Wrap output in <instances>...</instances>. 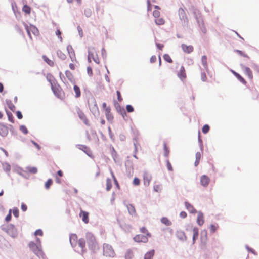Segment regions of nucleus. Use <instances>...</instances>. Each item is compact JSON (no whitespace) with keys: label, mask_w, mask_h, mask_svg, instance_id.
<instances>
[{"label":"nucleus","mask_w":259,"mask_h":259,"mask_svg":"<svg viewBox=\"0 0 259 259\" xmlns=\"http://www.w3.org/2000/svg\"><path fill=\"white\" fill-rule=\"evenodd\" d=\"M78 148L83 151L88 155L91 156L92 152L89 148L82 145H78Z\"/></svg>","instance_id":"obj_27"},{"label":"nucleus","mask_w":259,"mask_h":259,"mask_svg":"<svg viewBox=\"0 0 259 259\" xmlns=\"http://www.w3.org/2000/svg\"><path fill=\"white\" fill-rule=\"evenodd\" d=\"M30 249L35 253L40 259H45V255L42 250L41 245H37L34 242H30L28 245Z\"/></svg>","instance_id":"obj_1"},{"label":"nucleus","mask_w":259,"mask_h":259,"mask_svg":"<svg viewBox=\"0 0 259 259\" xmlns=\"http://www.w3.org/2000/svg\"><path fill=\"white\" fill-rule=\"evenodd\" d=\"M7 114L8 115L9 120L10 122L14 123V117H13V114L10 112H7Z\"/></svg>","instance_id":"obj_51"},{"label":"nucleus","mask_w":259,"mask_h":259,"mask_svg":"<svg viewBox=\"0 0 259 259\" xmlns=\"http://www.w3.org/2000/svg\"><path fill=\"white\" fill-rule=\"evenodd\" d=\"M27 169V171L31 174H36L37 172V169L35 167H29Z\"/></svg>","instance_id":"obj_45"},{"label":"nucleus","mask_w":259,"mask_h":259,"mask_svg":"<svg viewBox=\"0 0 259 259\" xmlns=\"http://www.w3.org/2000/svg\"><path fill=\"white\" fill-rule=\"evenodd\" d=\"M148 237L145 235L138 234L136 235L134 238L133 240L136 242H143L146 243L148 241Z\"/></svg>","instance_id":"obj_9"},{"label":"nucleus","mask_w":259,"mask_h":259,"mask_svg":"<svg viewBox=\"0 0 259 259\" xmlns=\"http://www.w3.org/2000/svg\"><path fill=\"white\" fill-rule=\"evenodd\" d=\"M43 60L50 66H53L54 65V62L49 59L46 56H42Z\"/></svg>","instance_id":"obj_37"},{"label":"nucleus","mask_w":259,"mask_h":259,"mask_svg":"<svg viewBox=\"0 0 259 259\" xmlns=\"http://www.w3.org/2000/svg\"><path fill=\"white\" fill-rule=\"evenodd\" d=\"M126 206L130 214L131 215H135L136 214V210L134 205L131 204H128Z\"/></svg>","instance_id":"obj_29"},{"label":"nucleus","mask_w":259,"mask_h":259,"mask_svg":"<svg viewBox=\"0 0 259 259\" xmlns=\"http://www.w3.org/2000/svg\"><path fill=\"white\" fill-rule=\"evenodd\" d=\"M116 94L117 96V99L119 102H121L122 101V98L121 97L120 92L119 91H116Z\"/></svg>","instance_id":"obj_64"},{"label":"nucleus","mask_w":259,"mask_h":259,"mask_svg":"<svg viewBox=\"0 0 259 259\" xmlns=\"http://www.w3.org/2000/svg\"><path fill=\"white\" fill-rule=\"evenodd\" d=\"M120 226L121 228L126 232H129L131 229V226L125 223L120 224Z\"/></svg>","instance_id":"obj_38"},{"label":"nucleus","mask_w":259,"mask_h":259,"mask_svg":"<svg viewBox=\"0 0 259 259\" xmlns=\"http://www.w3.org/2000/svg\"><path fill=\"white\" fill-rule=\"evenodd\" d=\"M197 219V223L199 226H202L204 223L203 213L201 211H198Z\"/></svg>","instance_id":"obj_23"},{"label":"nucleus","mask_w":259,"mask_h":259,"mask_svg":"<svg viewBox=\"0 0 259 259\" xmlns=\"http://www.w3.org/2000/svg\"><path fill=\"white\" fill-rule=\"evenodd\" d=\"M77 236L75 234H72L70 236V242L72 246H75L78 242Z\"/></svg>","instance_id":"obj_22"},{"label":"nucleus","mask_w":259,"mask_h":259,"mask_svg":"<svg viewBox=\"0 0 259 259\" xmlns=\"http://www.w3.org/2000/svg\"><path fill=\"white\" fill-rule=\"evenodd\" d=\"M79 246L83 249L85 247V242L84 239H80L78 241Z\"/></svg>","instance_id":"obj_49"},{"label":"nucleus","mask_w":259,"mask_h":259,"mask_svg":"<svg viewBox=\"0 0 259 259\" xmlns=\"http://www.w3.org/2000/svg\"><path fill=\"white\" fill-rule=\"evenodd\" d=\"M201 78L203 81H206L207 80V77L204 72H201Z\"/></svg>","instance_id":"obj_60"},{"label":"nucleus","mask_w":259,"mask_h":259,"mask_svg":"<svg viewBox=\"0 0 259 259\" xmlns=\"http://www.w3.org/2000/svg\"><path fill=\"white\" fill-rule=\"evenodd\" d=\"M133 184L135 186H139L140 184V179L137 177H135L133 181Z\"/></svg>","instance_id":"obj_54"},{"label":"nucleus","mask_w":259,"mask_h":259,"mask_svg":"<svg viewBox=\"0 0 259 259\" xmlns=\"http://www.w3.org/2000/svg\"><path fill=\"white\" fill-rule=\"evenodd\" d=\"M185 205L187 209L191 213H195L197 212V210L195 209L193 205H192L190 203L188 202H185Z\"/></svg>","instance_id":"obj_24"},{"label":"nucleus","mask_w":259,"mask_h":259,"mask_svg":"<svg viewBox=\"0 0 259 259\" xmlns=\"http://www.w3.org/2000/svg\"><path fill=\"white\" fill-rule=\"evenodd\" d=\"M88 59L90 62H91L92 60H93L97 64L100 63V59L97 54L96 50L94 48H89L88 51Z\"/></svg>","instance_id":"obj_4"},{"label":"nucleus","mask_w":259,"mask_h":259,"mask_svg":"<svg viewBox=\"0 0 259 259\" xmlns=\"http://www.w3.org/2000/svg\"><path fill=\"white\" fill-rule=\"evenodd\" d=\"M3 167L5 170L6 171H9L11 169L10 165L8 164H3Z\"/></svg>","instance_id":"obj_63"},{"label":"nucleus","mask_w":259,"mask_h":259,"mask_svg":"<svg viewBox=\"0 0 259 259\" xmlns=\"http://www.w3.org/2000/svg\"><path fill=\"white\" fill-rule=\"evenodd\" d=\"M87 243L89 246H93L95 242V238L94 236L91 234L87 235Z\"/></svg>","instance_id":"obj_19"},{"label":"nucleus","mask_w":259,"mask_h":259,"mask_svg":"<svg viewBox=\"0 0 259 259\" xmlns=\"http://www.w3.org/2000/svg\"><path fill=\"white\" fill-rule=\"evenodd\" d=\"M193 237H192V244H194L195 243L196 239L198 238L199 235V229L195 227L193 228Z\"/></svg>","instance_id":"obj_20"},{"label":"nucleus","mask_w":259,"mask_h":259,"mask_svg":"<svg viewBox=\"0 0 259 259\" xmlns=\"http://www.w3.org/2000/svg\"><path fill=\"white\" fill-rule=\"evenodd\" d=\"M197 24L199 27L200 30L201 32L204 34H206L207 32L206 28L205 27L203 20H201L197 22Z\"/></svg>","instance_id":"obj_25"},{"label":"nucleus","mask_w":259,"mask_h":259,"mask_svg":"<svg viewBox=\"0 0 259 259\" xmlns=\"http://www.w3.org/2000/svg\"><path fill=\"white\" fill-rule=\"evenodd\" d=\"M207 57L206 55H203L201 58V63L205 70L206 71L208 70V65H207Z\"/></svg>","instance_id":"obj_31"},{"label":"nucleus","mask_w":259,"mask_h":259,"mask_svg":"<svg viewBox=\"0 0 259 259\" xmlns=\"http://www.w3.org/2000/svg\"><path fill=\"white\" fill-rule=\"evenodd\" d=\"M79 215L80 218H81L82 221L84 223L87 224L89 223V213L88 212H86L82 210H81Z\"/></svg>","instance_id":"obj_14"},{"label":"nucleus","mask_w":259,"mask_h":259,"mask_svg":"<svg viewBox=\"0 0 259 259\" xmlns=\"http://www.w3.org/2000/svg\"><path fill=\"white\" fill-rule=\"evenodd\" d=\"M113 253L112 247L108 244L103 246V254L106 256H111Z\"/></svg>","instance_id":"obj_12"},{"label":"nucleus","mask_w":259,"mask_h":259,"mask_svg":"<svg viewBox=\"0 0 259 259\" xmlns=\"http://www.w3.org/2000/svg\"><path fill=\"white\" fill-rule=\"evenodd\" d=\"M126 110L128 113H131L134 112V109L133 107L131 105H127L126 106Z\"/></svg>","instance_id":"obj_52"},{"label":"nucleus","mask_w":259,"mask_h":259,"mask_svg":"<svg viewBox=\"0 0 259 259\" xmlns=\"http://www.w3.org/2000/svg\"><path fill=\"white\" fill-rule=\"evenodd\" d=\"M241 66L244 69L245 74L248 76L250 79H252L253 78V75L250 69L248 67L245 66L242 64H241Z\"/></svg>","instance_id":"obj_16"},{"label":"nucleus","mask_w":259,"mask_h":259,"mask_svg":"<svg viewBox=\"0 0 259 259\" xmlns=\"http://www.w3.org/2000/svg\"><path fill=\"white\" fill-rule=\"evenodd\" d=\"M22 10L26 14H30L31 11V8L29 6L25 5L23 7Z\"/></svg>","instance_id":"obj_44"},{"label":"nucleus","mask_w":259,"mask_h":259,"mask_svg":"<svg viewBox=\"0 0 259 259\" xmlns=\"http://www.w3.org/2000/svg\"><path fill=\"white\" fill-rule=\"evenodd\" d=\"M6 231L8 234L13 237H14L16 235V229L13 225H9Z\"/></svg>","instance_id":"obj_18"},{"label":"nucleus","mask_w":259,"mask_h":259,"mask_svg":"<svg viewBox=\"0 0 259 259\" xmlns=\"http://www.w3.org/2000/svg\"><path fill=\"white\" fill-rule=\"evenodd\" d=\"M191 10L192 11L197 22L201 20H203L202 15L198 9H197L194 6H192Z\"/></svg>","instance_id":"obj_10"},{"label":"nucleus","mask_w":259,"mask_h":259,"mask_svg":"<svg viewBox=\"0 0 259 259\" xmlns=\"http://www.w3.org/2000/svg\"><path fill=\"white\" fill-rule=\"evenodd\" d=\"M111 181L109 179H107L106 181V190L107 191L110 190L112 188Z\"/></svg>","instance_id":"obj_48"},{"label":"nucleus","mask_w":259,"mask_h":259,"mask_svg":"<svg viewBox=\"0 0 259 259\" xmlns=\"http://www.w3.org/2000/svg\"><path fill=\"white\" fill-rule=\"evenodd\" d=\"M65 75L69 80H71L73 78L72 74L69 71L65 72Z\"/></svg>","instance_id":"obj_57"},{"label":"nucleus","mask_w":259,"mask_h":259,"mask_svg":"<svg viewBox=\"0 0 259 259\" xmlns=\"http://www.w3.org/2000/svg\"><path fill=\"white\" fill-rule=\"evenodd\" d=\"M210 130V127L208 124H205L202 127V132L204 134L207 133Z\"/></svg>","instance_id":"obj_50"},{"label":"nucleus","mask_w":259,"mask_h":259,"mask_svg":"<svg viewBox=\"0 0 259 259\" xmlns=\"http://www.w3.org/2000/svg\"><path fill=\"white\" fill-rule=\"evenodd\" d=\"M179 18L184 24H187L188 20L187 19L185 11L182 8H179L178 10Z\"/></svg>","instance_id":"obj_8"},{"label":"nucleus","mask_w":259,"mask_h":259,"mask_svg":"<svg viewBox=\"0 0 259 259\" xmlns=\"http://www.w3.org/2000/svg\"><path fill=\"white\" fill-rule=\"evenodd\" d=\"M13 214L16 218H18L19 214L18 209L16 208H14L13 209Z\"/></svg>","instance_id":"obj_58"},{"label":"nucleus","mask_w":259,"mask_h":259,"mask_svg":"<svg viewBox=\"0 0 259 259\" xmlns=\"http://www.w3.org/2000/svg\"><path fill=\"white\" fill-rule=\"evenodd\" d=\"M138 140V137L137 136H135L133 138V141H134V154L133 155L134 157H135L136 159H138L137 156H136V153L137 152V141Z\"/></svg>","instance_id":"obj_36"},{"label":"nucleus","mask_w":259,"mask_h":259,"mask_svg":"<svg viewBox=\"0 0 259 259\" xmlns=\"http://www.w3.org/2000/svg\"><path fill=\"white\" fill-rule=\"evenodd\" d=\"M67 50L69 54L70 55V57L71 58L72 60H73V59L75 58L74 52L70 45H68L67 47Z\"/></svg>","instance_id":"obj_32"},{"label":"nucleus","mask_w":259,"mask_h":259,"mask_svg":"<svg viewBox=\"0 0 259 259\" xmlns=\"http://www.w3.org/2000/svg\"><path fill=\"white\" fill-rule=\"evenodd\" d=\"M210 182V179L206 175H203L200 178V183L203 187H207Z\"/></svg>","instance_id":"obj_15"},{"label":"nucleus","mask_w":259,"mask_h":259,"mask_svg":"<svg viewBox=\"0 0 259 259\" xmlns=\"http://www.w3.org/2000/svg\"><path fill=\"white\" fill-rule=\"evenodd\" d=\"M8 133V127L2 123H0V135L6 136Z\"/></svg>","instance_id":"obj_21"},{"label":"nucleus","mask_w":259,"mask_h":259,"mask_svg":"<svg viewBox=\"0 0 259 259\" xmlns=\"http://www.w3.org/2000/svg\"><path fill=\"white\" fill-rule=\"evenodd\" d=\"M114 107L115 108L117 112L122 116L124 119L125 120V117H127V116L124 107L121 106L119 104L116 102H114Z\"/></svg>","instance_id":"obj_6"},{"label":"nucleus","mask_w":259,"mask_h":259,"mask_svg":"<svg viewBox=\"0 0 259 259\" xmlns=\"http://www.w3.org/2000/svg\"><path fill=\"white\" fill-rule=\"evenodd\" d=\"M178 76L180 79H183L186 77V74L185 73V69L183 66H181L179 72L178 73Z\"/></svg>","instance_id":"obj_34"},{"label":"nucleus","mask_w":259,"mask_h":259,"mask_svg":"<svg viewBox=\"0 0 259 259\" xmlns=\"http://www.w3.org/2000/svg\"><path fill=\"white\" fill-rule=\"evenodd\" d=\"M140 231L141 233L145 234L146 236H148V237H151V234L148 232V230H147V229L145 227H143L141 228Z\"/></svg>","instance_id":"obj_43"},{"label":"nucleus","mask_w":259,"mask_h":259,"mask_svg":"<svg viewBox=\"0 0 259 259\" xmlns=\"http://www.w3.org/2000/svg\"><path fill=\"white\" fill-rule=\"evenodd\" d=\"M52 184V180L51 179H49L47 180V181L45 183V188L46 189H49L50 186Z\"/></svg>","instance_id":"obj_55"},{"label":"nucleus","mask_w":259,"mask_h":259,"mask_svg":"<svg viewBox=\"0 0 259 259\" xmlns=\"http://www.w3.org/2000/svg\"><path fill=\"white\" fill-rule=\"evenodd\" d=\"M57 54L58 57L61 60H65L66 57V55L61 50H58L57 51Z\"/></svg>","instance_id":"obj_42"},{"label":"nucleus","mask_w":259,"mask_h":259,"mask_svg":"<svg viewBox=\"0 0 259 259\" xmlns=\"http://www.w3.org/2000/svg\"><path fill=\"white\" fill-rule=\"evenodd\" d=\"M200 248L202 250L205 251L206 249V244L207 241V232L206 230H203L200 233Z\"/></svg>","instance_id":"obj_5"},{"label":"nucleus","mask_w":259,"mask_h":259,"mask_svg":"<svg viewBox=\"0 0 259 259\" xmlns=\"http://www.w3.org/2000/svg\"><path fill=\"white\" fill-rule=\"evenodd\" d=\"M231 72L234 75V76L243 84H246V81L244 79V78L240 75L238 73L235 72V71L232 70Z\"/></svg>","instance_id":"obj_26"},{"label":"nucleus","mask_w":259,"mask_h":259,"mask_svg":"<svg viewBox=\"0 0 259 259\" xmlns=\"http://www.w3.org/2000/svg\"><path fill=\"white\" fill-rule=\"evenodd\" d=\"M181 47L183 51L188 54L191 53L194 50L193 47L191 45L187 46L183 44L181 45Z\"/></svg>","instance_id":"obj_17"},{"label":"nucleus","mask_w":259,"mask_h":259,"mask_svg":"<svg viewBox=\"0 0 259 259\" xmlns=\"http://www.w3.org/2000/svg\"><path fill=\"white\" fill-rule=\"evenodd\" d=\"M73 89L75 93V98H79L81 95V92H80L79 87L78 86H77V85H74L73 87Z\"/></svg>","instance_id":"obj_33"},{"label":"nucleus","mask_w":259,"mask_h":259,"mask_svg":"<svg viewBox=\"0 0 259 259\" xmlns=\"http://www.w3.org/2000/svg\"><path fill=\"white\" fill-rule=\"evenodd\" d=\"M134 257V253L133 251L131 249H128L125 252V259H133Z\"/></svg>","instance_id":"obj_35"},{"label":"nucleus","mask_w":259,"mask_h":259,"mask_svg":"<svg viewBox=\"0 0 259 259\" xmlns=\"http://www.w3.org/2000/svg\"><path fill=\"white\" fill-rule=\"evenodd\" d=\"M161 222L166 226H170L171 225V222L166 217H162L161 219Z\"/></svg>","instance_id":"obj_41"},{"label":"nucleus","mask_w":259,"mask_h":259,"mask_svg":"<svg viewBox=\"0 0 259 259\" xmlns=\"http://www.w3.org/2000/svg\"><path fill=\"white\" fill-rule=\"evenodd\" d=\"M77 114L79 118L82 120L85 124H87L88 120L87 119L85 114L79 109L77 110Z\"/></svg>","instance_id":"obj_28"},{"label":"nucleus","mask_w":259,"mask_h":259,"mask_svg":"<svg viewBox=\"0 0 259 259\" xmlns=\"http://www.w3.org/2000/svg\"><path fill=\"white\" fill-rule=\"evenodd\" d=\"M125 165L127 176L128 177H132L134 172L133 162L130 160H127L125 162Z\"/></svg>","instance_id":"obj_7"},{"label":"nucleus","mask_w":259,"mask_h":259,"mask_svg":"<svg viewBox=\"0 0 259 259\" xmlns=\"http://www.w3.org/2000/svg\"><path fill=\"white\" fill-rule=\"evenodd\" d=\"M25 28L27 31L28 35L29 36L30 39L32 40V37L31 35V32L36 36H37L39 34V32L38 29L34 25H28L25 23H23Z\"/></svg>","instance_id":"obj_3"},{"label":"nucleus","mask_w":259,"mask_h":259,"mask_svg":"<svg viewBox=\"0 0 259 259\" xmlns=\"http://www.w3.org/2000/svg\"><path fill=\"white\" fill-rule=\"evenodd\" d=\"M20 130L21 131V132L25 134H26L28 133V130L27 129V128L26 127V126H24V125H22L20 126Z\"/></svg>","instance_id":"obj_62"},{"label":"nucleus","mask_w":259,"mask_h":259,"mask_svg":"<svg viewBox=\"0 0 259 259\" xmlns=\"http://www.w3.org/2000/svg\"><path fill=\"white\" fill-rule=\"evenodd\" d=\"M102 107L105 112L106 118L109 121H112V117L110 113L111 109L109 107H107V105L105 103H103Z\"/></svg>","instance_id":"obj_11"},{"label":"nucleus","mask_w":259,"mask_h":259,"mask_svg":"<svg viewBox=\"0 0 259 259\" xmlns=\"http://www.w3.org/2000/svg\"><path fill=\"white\" fill-rule=\"evenodd\" d=\"M51 89L54 95L60 99H63L65 97V94L61 87L58 84L51 83Z\"/></svg>","instance_id":"obj_2"},{"label":"nucleus","mask_w":259,"mask_h":259,"mask_svg":"<svg viewBox=\"0 0 259 259\" xmlns=\"http://www.w3.org/2000/svg\"><path fill=\"white\" fill-rule=\"evenodd\" d=\"M177 238L181 241H186L187 240V237L184 231L182 230H178L176 232Z\"/></svg>","instance_id":"obj_13"},{"label":"nucleus","mask_w":259,"mask_h":259,"mask_svg":"<svg viewBox=\"0 0 259 259\" xmlns=\"http://www.w3.org/2000/svg\"><path fill=\"white\" fill-rule=\"evenodd\" d=\"M163 59L168 63H171L172 62V60L168 54H164L163 55Z\"/></svg>","instance_id":"obj_46"},{"label":"nucleus","mask_w":259,"mask_h":259,"mask_svg":"<svg viewBox=\"0 0 259 259\" xmlns=\"http://www.w3.org/2000/svg\"><path fill=\"white\" fill-rule=\"evenodd\" d=\"M163 150H164V156L167 157L169 155V150L167 147V144L165 142L163 143Z\"/></svg>","instance_id":"obj_39"},{"label":"nucleus","mask_w":259,"mask_h":259,"mask_svg":"<svg viewBox=\"0 0 259 259\" xmlns=\"http://www.w3.org/2000/svg\"><path fill=\"white\" fill-rule=\"evenodd\" d=\"M235 52L238 53V54H239L240 55H241L242 56L249 58V56L247 54L243 53L242 51H240L239 50H235Z\"/></svg>","instance_id":"obj_53"},{"label":"nucleus","mask_w":259,"mask_h":259,"mask_svg":"<svg viewBox=\"0 0 259 259\" xmlns=\"http://www.w3.org/2000/svg\"><path fill=\"white\" fill-rule=\"evenodd\" d=\"M155 19V22L157 25H160L164 24V20L163 18H158Z\"/></svg>","instance_id":"obj_47"},{"label":"nucleus","mask_w":259,"mask_h":259,"mask_svg":"<svg viewBox=\"0 0 259 259\" xmlns=\"http://www.w3.org/2000/svg\"><path fill=\"white\" fill-rule=\"evenodd\" d=\"M166 166H167V168L168 169V170L169 171H172L173 170V168H172V167L169 162V161L168 160H166Z\"/></svg>","instance_id":"obj_61"},{"label":"nucleus","mask_w":259,"mask_h":259,"mask_svg":"<svg viewBox=\"0 0 259 259\" xmlns=\"http://www.w3.org/2000/svg\"><path fill=\"white\" fill-rule=\"evenodd\" d=\"M251 66L253 69L259 73V65L255 63H252L251 65Z\"/></svg>","instance_id":"obj_56"},{"label":"nucleus","mask_w":259,"mask_h":259,"mask_svg":"<svg viewBox=\"0 0 259 259\" xmlns=\"http://www.w3.org/2000/svg\"><path fill=\"white\" fill-rule=\"evenodd\" d=\"M155 253V250L154 249H152L147 253H145L144 255V259H152Z\"/></svg>","instance_id":"obj_30"},{"label":"nucleus","mask_w":259,"mask_h":259,"mask_svg":"<svg viewBox=\"0 0 259 259\" xmlns=\"http://www.w3.org/2000/svg\"><path fill=\"white\" fill-rule=\"evenodd\" d=\"M201 155L200 152H197L196 153V155H195L196 160H195V161L194 162V165L195 166H198V165L199 164V161H200V158H201Z\"/></svg>","instance_id":"obj_40"},{"label":"nucleus","mask_w":259,"mask_h":259,"mask_svg":"<svg viewBox=\"0 0 259 259\" xmlns=\"http://www.w3.org/2000/svg\"><path fill=\"white\" fill-rule=\"evenodd\" d=\"M218 227L215 226L213 224H211L210 226V229L211 233H214L217 230Z\"/></svg>","instance_id":"obj_59"}]
</instances>
